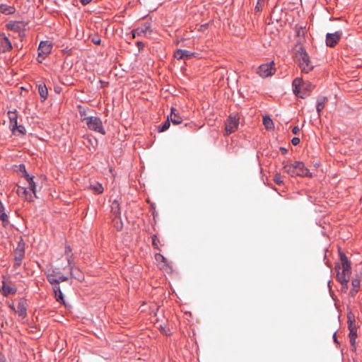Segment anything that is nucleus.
<instances>
[{"mask_svg":"<svg viewBox=\"0 0 362 362\" xmlns=\"http://www.w3.org/2000/svg\"><path fill=\"white\" fill-rule=\"evenodd\" d=\"M299 132H300V129L298 126H296L292 129V133L293 134H298Z\"/></svg>","mask_w":362,"mask_h":362,"instance_id":"37998d69","label":"nucleus"},{"mask_svg":"<svg viewBox=\"0 0 362 362\" xmlns=\"http://www.w3.org/2000/svg\"><path fill=\"white\" fill-rule=\"evenodd\" d=\"M263 124L267 129H272L274 127L272 119L268 116L263 117Z\"/></svg>","mask_w":362,"mask_h":362,"instance_id":"7c9ffc66","label":"nucleus"},{"mask_svg":"<svg viewBox=\"0 0 362 362\" xmlns=\"http://www.w3.org/2000/svg\"><path fill=\"white\" fill-rule=\"evenodd\" d=\"M342 31L337 30L333 33H327L325 43L327 47H334L342 37Z\"/></svg>","mask_w":362,"mask_h":362,"instance_id":"0eeeda50","label":"nucleus"},{"mask_svg":"<svg viewBox=\"0 0 362 362\" xmlns=\"http://www.w3.org/2000/svg\"><path fill=\"white\" fill-rule=\"evenodd\" d=\"M27 303L25 300H21L18 303L16 313L22 318L25 317L27 315Z\"/></svg>","mask_w":362,"mask_h":362,"instance_id":"dca6fc26","label":"nucleus"},{"mask_svg":"<svg viewBox=\"0 0 362 362\" xmlns=\"http://www.w3.org/2000/svg\"><path fill=\"white\" fill-rule=\"evenodd\" d=\"M18 131L19 133L22 134H25L26 133V130L25 129V127L23 126V125H18L17 124V127H16V131Z\"/></svg>","mask_w":362,"mask_h":362,"instance_id":"4c0bfd02","label":"nucleus"},{"mask_svg":"<svg viewBox=\"0 0 362 362\" xmlns=\"http://www.w3.org/2000/svg\"><path fill=\"white\" fill-rule=\"evenodd\" d=\"M295 168L296 170V176L300 177H312V173L310 170L305 166L304 163L300 161H295Z\"/></svg>","mask_w":362,"mask_h":362,"instance_id":"6e6552de","label":"nucleus"},{"mask_svg":"<svg viewBox=\"0 0 362 362\" xmlns=\"http://www.w3.org/2000/svg\"><path fill=\"white\" fill-rule=\"evenodd\" d=\"M340 263H336L334 269L337 271V279L338 281H349L351 274V263L346 255L339 252Z\"/></svg>","mask_w":362,"mask_h":362,"instance_id":"f257e3e1","label":"nucleus"},{"mask_svg":"<svg viewBox=\"0 0 362 362\" xmlns=\"http://www.w3.org/2000/svg\"><path fill=\"white\" fill-rule=\"evenodd\" d=\"M273 180L278 185H281L283 184V180L281 179V175L279 173H276L274 175Z\"/></svg>","mask_w":362,"mask_h":362,"instance_id":"72a5a7b5","label":"nucleus"},{"mask_svg":"<svg viewBox=\"0 0 362 362\" xmlns=\"http://www.w3.org/2000/svg\"><path fill=\"white\" fill-rule=\"evenodd\" d=\"M348 317V329L349 331L351 330H356V326L355 324V320L354 315L350 313L347 315Z\"/></svg>","mask_w":362,"mask_h":362,"instance_id":"c756f323","label":"nucleus"},{"mask_svg":"<svg viewBox=\"0 0 362 362\" xmlns=\"http://www.w3.org/2000/svg\"><path fill=\"white\" fill-rule=\"evenodd\" d=\"M305 86V82L301 78H296L292 83L293 91L296 95L300 93V88Z\"/></svg>","mask_w":362,"mask_h":362,"instance_id":"f3484780","label":"nucleus"},{"mask_svg":"<svg viewBox=\"0 0 362 362\" xmlns=\"http://www.w3.org/2000/svg\"><path fill=\"white\" fill-rule=\"evenodd\" d=\"M293 146H297L300 143V139L298 137H293L291 140Z\"/></svg>","mask_w":362,"mask_h":362,"instance_id":"a19ab883","label":"nucleus"},{"mask_svg":"<svg viewBox=\"0 0 362 362\" xmlns=\"http://www.w3.org/2000/svg\"><path fill=\"white\" fill-rule=\"evenodd\" d=\"M327 101V98L326 97H319L317 99L316 110L319 116L320 115L321 111L324 109Z\"/></svg>","mask_w":362,"mask_h":362,"instance_id":"b1692460","label":"nucleus"},{"mask_svg":"<svg viewBox=\"0 0 362 362\" xmlns=\"http://www.w3.org/2000/svg\"><path fill=\"white\" fill-rule=\"evenodd\" d=\"M333 339H334V342L339 343L337 339L336 332H334V334H333Z\"/></svg>","mask_w":362,"mask_h":362,"instance_id":"3c124183","label":"nucleus"},{"mask_svg":"<svg viewBox=\"0 0 362 362\" xmlns=\"http://www.w3.org/2000/svg\"><path fill=\"white\" fill-rule=\"evenodd\" d=\"M65 254L67 255V262H68V266L69 267L70 274L73 277L77 278L76 274H75V272L74 270V261H73V258H72L71 249L70 246H69V245L66 246Z\"/></svg>","mask_w":362,"mask_h":362,"instance_id":"f8f14e48","label":"nucleus"},{"mask_svg":"<svg viewBox=\"0 0 362 362\" xmlns=\"http://www.w3.org/2000/svg\"><path fill=\"white\" fill-rule=\"evenodd\" d=\"M10 308H11V310H12L13 311H14V312L16 313V309L15 308V306H14V305H13V304L11 305H10Z\"/></svg>","mask_w":362,"mask_h":362,"instance_id":"603ef678","label":"nucleus"},{"mask_svg":"<svg viewBox=\"0 0 362 362\" xmlns=\"http://www.w3.org/2000/svg\"><path fill=\"white\" fill-rule=\"evenodd\" d=\"M6 28L15 32H20L22 29V23L21 22L11 21L6 25Z\"/></svg>","mask_w":362,"mask_h":362,"instance_id":"bb28decb","label":"nucleus"},{"mask_svg":"<svg viewBox=\"0 0 362 362\" xmlns=\"http://www.w3.org/2000/svg\"><path fill=\"white\" fill-rule=\"evenodd\" d=\"M170 121L169 119V117H168L167 120L161 125L158 127V132H163L166 131L170 125Z\"/></svg>","mask_w":362,"mask_h":362,"instance_id":"2f4dec72","label":"nucleus"},{"mask_svg":"<svg viewBox=\"0 0 362 362\" xmlns=\"http://www.w3.org/2000/svg\"><path fill=\"white\" fill-rule=\"evenodd\" d=\"M25 256V250L23 246L18 245L14 251V264L13 267L18 268L21 265L22 260Z\"/></svg>","mask_w":362,"mask_h":362,"instance_id":"1a4fd4ad","label":"nucleus"},{"mask_svg":"<svg viewBox=\"0 0 362 362\" xmlns=\"http://www.w3.org/2000/svg\"><path fill=\"white\" fill-rule=\"evenodd\" d=\"M151 23H144L141 26L132 30V34L133 37H136L137 36H145L146 33L150 30Z\"/></svg>","mask_w":362,"mask_h":362,"instance_id":"9b49d317","label":"nucleus"},{"mask_svg":"<svg viewBox=\"0 0 362 362\" xmlns=\"http://www.w3.org/2000/svg\"><path fill=\"white\" fill-rule=\"evenodd\" d=\"M39 94L42 98V100L44 101L47 99L48 91L46 86L45 84L40 83L37 86Z\"/></svg>","mask_w":362,"mask_h":362,"instance_id":"cd10ccee","label":"nucleus"},{"mask_svg":"<svg viewBox=\"0 0 362 362\" xmlns=\"http://www.w3.org/2000/svg\"><path fill=\"white\" fill-rule=\"evenodd\" d=\"M298 54L299 55L298 65L301 71L306 74L309 73L313 70V65L311 64L308 53L304 50V49L301 48L298 52Z\"/></svg>","mask_w":362,"mask_h":362,"instance_id":"7ed1b4c3","label":"nucleus"},{"mask_svg":"<svg viewBox=\"0 0 362 362\" xmlns=\"http://www.w3.org/2000/svg\"><path fill=\"white\" fill-rule=\"evenodd\" d=\"M20 168H23V176L28 182V188L33 192V194H35V183L33 181V177L30 176L26 172L25 166L23 164H21Z\"/></svg>","mask_w":362,"mask_h":362,"instance_id":"4468645a","label":"nucleus"},{"mask_svg":"<svg viewBox=\"0 0 362 362\" xmlns=\"http://www.w3.org/2000/svg\"><path fill=\"white\" fill-rule=\"evenodd\" d=\"M53 291L54 293L56 300L58 302H61L63 305L66 306V302L64 298V295L62 293V291L60 288L59 286H54L53 287Z\"/></svg>","mask_w":362,"mask_h":362,"instance_id":"4be33fe9","label":"nucleus"},{"mask_svg":"<svg viewBox=\"0 0 362 362\" xmlns=\"http://www.w3.org/2000/svg\"><path fill=\"white\" fill-rule=\"evenodd\" d=\"M16 9L13 6L4 4H0V12L5 15H10L15 12Z\"/></svg>","mask_w":362,"mask_h":362,"instance_id":"393cba45","label":"nucleus"},{"mask_svg":"<svg viewBox=\"0 0 362 362\" xmlns=\"http://www.w3.org/2000/svg\"><path fill=\"white\" fill-rule=\"evenodd\" d=\"M152 245L155 249L160 250L159 245L160 240L156 235L152 236Z\"/></svg>","mask_w":362,"mask_h":362,"instance_id":"c9c22d12","label":"nucleus"},{"mask_svg":"<svg viewBox=\"0 0 362 362\" xmlns=\"http://www.w3.org/2000/svg\"><path fill=\"white\" fill-rule=\"evenodd\" d=\"M239 125V117L238 115H230L227 119L225 124V129L226 134H230L234 132Z\"/></svg>","mask_w":362,"mask_h":362,"instance_id":"20e7f679","label":"nucleus"},{"mask_svg":"<svg viewBox=\"0 0 362 362\" xmlns=\"http://www.w3.org/2000/svg\"><path fill=\"white\" fill-rule=\"evenodd\" d=\"M16 291V288L11 286L10 285H8L4 281H3V285L1 287V293L3 296H7L11 294H15Z\"/></svg>","mask_w":362,"mask_h":362,"instance_id":"412c9836","label":"nucleus"},{"mask_svg":"<svg viewBox=\"0 0 362 362\" xmlns=\"http://www.w3.org/2000/svg\"><path fill=\"white\" fill-rule=\"evenodd\" d=\"M57 281H58V285L59 284L60 282H63V281H66L68 280V277L65 276H63V275H61V276H59L57 278Z\"/></svg>","mask_w":362,"mask_h":362,"instance_id":"58836bf2","label":"nucleus"},{"mask_svg":"<svg viewBox=\"0 0 362 362\" xmlns=\"http://www.w3.org/2000/svg\"><path fill=\"white\" fill-rule=\"evenodd\" d=\"M52 44L48 41L40 42L38 47V62H41L52 51Z\"/></svg>","mask_w":362,"mask_h":362,"instance_id":"423d86ee","label":"nucleus"},{"mask_svg":"<svg viewBox=\"0 0 362 362\" xmlns=\"http://www.w3.org/2000/svg\"><path fill=\"white\" fill-rule=\"evenodd\" d=\"M279 151L282 154H286L288 152L287 149L284 147H280Z\"/></svg>","mask_w":362,"mask_h":362,"instance_id":"a18cd8bd","label":"nucleus"},{"mask_svg":"<svg viewBox=\"0 0 362 362\" xmlns=\"http://www.w3.org/2000/svg\"><path fill=\"white\" fill-rule=\"evenodd\" d=\"M155 259L157 262H159L165 263V262H166L165 257L163 255H161L160 253H156L155 255Z\"/></svg>","mask_w":362,"mask_h":362,"instance_id":"e433bc0d","label":"nucleus"},{"mask_svg":"<svg viewBox=\"0 0 362 362\" xmlns=\"http://www.w3.org/2000/svg\"><path fill=\"white\" fill-rule=\"evenodd\" d=\"M19 170H20V171H21V172H23V168H21L19 167Z\"/></svg>","mask_w":362,"mask_h":362,"instance_id":"864d4df0","label":"nucleus"},{"mask_svg":"<svg viewBox=\"0 0 362 362\" xmlns=\"http://www.w3.org/2000/svg\"><path fill=\"white\" fill-rule=\"evenodd\" d=\"M313 86L310 83H305V86L300 88V93L298 96L301 98H306L312 91Z\"/></svg>","mask_w":362,"mask_h":362,"instance_id":"aec40b11","label":"nucleus"},{"mask_svg":"<svg viewBox=\"0 0 362 362\" xmlns=\"http://www.w3.org/2000/svg\"><path fill=\"white\" fill-rule=\"evenodd\" d=\"M349 339L350 338H356L357 337V331L356 330H351L349 334Z\"/></svg>","mask_w":362,"mask_h":362,"instance_id":"ea45409f","label":"nucleus"},{"mask_svg":"<svg viewBox=\"0 0 362 362\" xmlns=\"http://www.w3.org/2000/svg\"><path fill=\"white\" fill-rule=\"evenodd\" d=\"M47 281L50 284L54 285V286H59L57 278L52 274L47 276Z\"/></svg>","mask_w":362,"mask_h":362,"instance_id":"473e14b6","label":"nucleus"},{"mask_svg":"<svg viewBox=\"0 0 362 362\" xmlns=\"http://www.w3.org/2000/svg\"><path fill=\"white\" fill-rule=\"evenodd\" d=\"M169 117L170 121L173 124H179L182 122V119L180 115L179 111L175 107H171V112Z\"/></svg>","mask_w":362,"mask_h":362,"instance_id":"2eb2a0df","label":"nucleus"},{"mask_svg":"<svg viewBox=\"0 0 362 362\" xmlns=\"http://www.w3.org/2000/svg\"><path fill=\"white\" fill-rule=\"evenodd\" d=\"M115 226L117 227V228L118 230H120L122 228V224L121 222H119V223L117 222Z\"/></svg>","mask_w":362,"mask_h":362,"instance_id":"8fccbe9b","label":"nucleus"},{"mask_svg":"<svg viewBox=\"0 0 362 362\" xmlns=\"http://www.w3.org/2000/svg\"><path fill=\"white\" fill-rule=\"evenodd\" d=\"M79 114H80V119H81V121H82V117H88L86 115V112L84 110L83 111H80Z\"/></svg>","mask_w":362,"mask_h":362,"instance_id":"c03bdc74","label":"nucleus"},{"mask_svg":"<svg viewBox=\"0 0 362 362\" xmlns=\"http://www.w3.org/2000/svg\"><path fill=\"white\" fill-rule=\"evenodd\" d=\"M136 45H137V46H138L139 49H142L144 47V43L141 42H137Z\"/></svg>","mask_w":362,"mask_h":362,"instance_id":"de8ad7c7","label":"nucleus"},{"mask_svg":"<svg viewBox=\"0 0 362 362\" xmlns=\"http://www.w3.org/2000/svg\"><path fill=\"white\" fill-rule=\"evenodd\" d=\"M356 338H354V339L350 338V339H349V340H350V343H351V346H353L355 345V343H356Z\"/></svg>","mask_w":362,"mask_h":362,"instance_id":"09e8293b","label":"nucleus"},{"mask_svg":"<svg viewBox=\"0 0 362 362\" xmlns=\"http://www.w3.org/2000/svg\"><path fill=\"white\" fill-rule=\"evenodd\" d=\"M80 2L83 4V5H87L88 4H89L91 0H79Z\"/></svg>","mask_w":362,"mask_h":362,"instance_id":"49530a36","label":"nucleus"},{"mask_svg":"<svg viewBox=\"0 0 362 362\" xmlns=\"http://www.w3.org/2000/svg\"><path fill=\"white\" fill-rule=\"evenodd\" d=\"M197 54L186 49H178L174 53V57L178 60H187L192 57H195Z\"/></svg>","mask_w":362,"mask_h":362,"instance_id":"9d476101","label":"nucleus"},{"mask_svg":"<svg viewBox=\"0 0 362 362\" xmlns=\"http://www.w3.org/2000/svg\"><path fill=\"white\" fill-rule=\"evenodd\" d=\"M361 280L358 278H354L351 281L352 288L349 291V295L351 297H354L358 292L360 288Z\"/></svg>","mask_w":362,"mask_h":362,"instance_id":"6ab92c4d","label":"nucleus"},{"mask_svg":"<svg viewBox=\"0 0 362 362\" xmlns=\"http://www.w3.org/2000/svg\"><path fill=\"white\" fill-rule=\"evenodd\" d=\"M82 122L86 123L88 129L103 135L105 134L106 132L100 117L95 116L84 117H82Z\"/></svg>","mask_w":362,"mask_h":362,"instance_id":"f03ea898","label":"nucleus"},{"mask_svg":"<svg viewBox=\"0 0 362 362\" xmlns=\"http://www.w3.org/2000/svg\"><path fill=\"white\" fill-rule=\"evenodd\" d=\"M12 48L10 40L4 37L0 38V49L1 52H5Z\"/></svg>","mask_w":362,"mask_h":362,"instance_id":"5701e85b","label":"nucleus"},{"mask_svg":"<svg viewBox=\"0 0 362 362\" xmlns=\"http://www.w3.org/2000/svg\"><path fill=\"white\" fill-rule=\"evenodd\" d=\"M340 284H341V288H340V291L341 293H347L348 291V289H349V285H348V283L349 281H339Z\"/></svg>","mask_w":362,"mask_h":362,"instance_id":"f704fd0d","label":"nucleus"},{"mask_svg":"<svg viewBox=\"0 0 362 362\" xmlns=\"http://www.w3.org/2000/svg\"><path fill=\"white\" fill-rule=\"evenodd\" d=\"M295 162L292 164H288L287 163H286L285 161H283L282 162V169L283 170L288 173L289 175H291V177H296V168H295Z\"/></svg>","mask_w":362,"mask_h":362,"instance_id":"a211bd4d","label":"nucleus"},{"mask_svg":"<svg viewBox=\"0 0 362 362\" xmlns=\"http://www.w3.org/2000/svg\"><path fill=\"white\" fill-rule=\"evenodd\" d=\"M8 115L9 118L10 129L11 132L15 134L18 124V114L17 111H8Z\"/></svg>","mask_w":362,"mask_h":362,"instance_id":"ddd939ff","label":"nucleus"},{"mask_svg":"<svg viewBox=\"0 0 362 362\" xmlns=\"http://www.w3.org/2000/svg\"><path fill=\"white\" fill-rule=\"evenodd\" d=\"M274 66V64L273 62L263 64L258 67L257 73L259 76L263 78L271 76L275 72V68Z\"/></svg>","mask_w":362,"mask_h":362,"instance_id":"39448f33","label":"nucleus"},{"mask_svg":"<svg viewBox=\"0 0 362 362\" xmlns=\"http://www.w3.org/2000/svg\"><path fill=\"white\" fill-rule=\"evenodd\" d=\"M111 212L114 215V218H120V208L117 201L112 202L111 204Z\"/></svg>","mask_w":362,"mask_h":362,"instance_id":"a878e982","label":"nucleus"},{"mask_svg":"<svg viewBox=\"0 0 362 362\" xmlns=\"http://www.w3.org/2000/svg\"><path fill=\"white\" fill-rule=\"evenodd\" d=\"M92 42L95 45H100L101 40L99 37H93Z\"/></svg>","mask_w":362,"mask_h":362,"instance_id":"79ce46f5","label":"nucleus"},{"mask_svg":"<svg viewBox=\"0 0 362 362\" xmlns=\"http://www.w3.org/2000/svg\"><path fill=\"white\" fill-rule=\"evenodd\" d=\"M90 189L97 194H100L103 192V187L99 182H94L90 185Z\"/></svg>","mask_w":362,"mask_h":362,"instance_id":"c85d7f7f","label":"nucleus"}]
</instances>
